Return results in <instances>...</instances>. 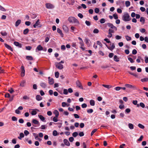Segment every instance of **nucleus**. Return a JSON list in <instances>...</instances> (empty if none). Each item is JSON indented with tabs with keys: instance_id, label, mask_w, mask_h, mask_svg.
Here are the masks:
<instances>
[{
	"instance_id": "e433bc0d",
	"label": "nucleus",
	"mask_w": 148,
	"mask_h": 148,
	"mask_svg": "<svg viewBox=\"0 0 148 148\" xmlns=\"http://www.w3.org/2000/svg\"><path fill=\"white\" fill-rule=\"evenodd\" d=\"M102 86L106 88H108V89L110 88H111V86L109 85L103 84Z\"/></svg>"
},
{
	"instance_id": "0e129e2a",
	"label": "nucleus",
	"mask_w": 148,
	"mask_h": 148,
	"mask_svg": "<svg viewBox=\"0 0 148 148\" xmlns=\"http://www.w3.org/2000/svg\"><path fill=\"white\" fill-rule=\"evenodd\" d=\"M82 107L83 108H85L87 107V104L86 103H84L82 104Z\"/></svg>"
},
{
	"instance_id": "8fccbe9b",
	"label": "nucleus",
	"mask_w": 148,
	"mask_h": 148,
	"mask_svg": "<svg viewBox=\"0 0 148 148\" xmlns=\"http://www.w3.org/2000/svg\"><path fill=\"white\" fill-rule=\"evenodd\" d=\"M12 119L13 121H16L17 120V118L14 116H13L12 117Z\"/></svg>"
},
{
	"instance_id": "09e8293b",
	"label": "nucleus",
	"mask_w": 148,
	"mask_h": 148,
	"mask_svg": "<svg viewBox=\"0 0 148 148\" xmlns=\"http://www.w3.org/2000/svg\"><path fill=\"white\" fill-rule=\"evenodd\" d=\"M125 37L126 40L127 41H130L131 40V38L128 36H125Z\"/></svg>"
},
{
	"instance_id": "680f3d73",
	"label": "nucleus",
	"mask_w": 148,
	"mask_h": 148,
	"mask_svg": "<svg viewBox=\"0 0 148 148\" xmlns=\"http://www.w3.org/2000/svg\"><path fill=\"white\" fill-rule=\"evenodd\" d=\"M18 122L20 123H23L24 122V121L22 119H20L18 120Z\"/></svg>"
},
{
	"instance_id": "338daca9",
	"label": "nucleus",
	"mask_w": 148,
	"mask_h": 148,
	"mask_svg": "<svg viewBox=\"0 0 148 148\" xmlns=\"http://www.w3.org/2000/svg\"><path fill=\"white\" fill-rule=\"evenodd\" d=\"M79 135L80 136L82 137V136H84V134L83 132H79Z\"/></svg>"
},
{
	"instance_id": "39448f33",
	"label": "nucleus",
	"mask_w": 148,
	"mask_h": 148,
	"mask_svg": "<svg viewBox=\"0 0 148 148\" xmlns=\"http://www.w3.org/2000/svg\"><path fill=\"white\" fill-rule=\"evenodd\" d=\"M41 26L42 25L40 24L39 19L33 25V27L35 28H36V27H41Z\"/></svg>"
},
{
	"instance_id": "e2e57ef3",
	"label": "nucleus",
	"mask_w": 148,
	"mask_h": 148,
	"mask_svg": "<svg viewBox=\"0 0 148 148\" xmlns=\"http://www.w3.org/2000/svg\"><path fill=\"white\" fill-rule=\"evenodd\" d=\"M137 53V51L135 49H134L132 50V53L134 55L136 54Z\"/></svg>"
},
{
	"instance_id": "2eb2a0df",
	"label": "nucleus",
	"mask_w": 148,
	"mask_h": 148,
	"mask_svg": "<svg viewBox=\"0 0 148 148\" xmlns=\"http://www.w3.org/2000/svg\"><path fill=\"white\" fill-rule=\"evenodd\" d=\"M64 143L65 145L67 146H69L70 145V143L66 139H64L63 140Z\"/></svg>"
},
{
	"instance_id": "423d86ee",
	"label": "nucleus",
	"mask_w": 148,
	"mask_h": 148,
	"mask_svg": "<svg viewBox=\"0 0 148 148\" xmlns=\"http://www.w3.org/2000/svg\"><path fill=\"white\" fill-rule=\"evenodd\" d=\"M45 5L46 8L47 9H51L54 8V5L50 3H47Z\"/></svg>"
},
{
	"instance_id": "774afa93",
	"label": "nucleus",
	"mask_w": 148,
	"mask_h": 148,
	"mask_svg": "<svg viewBox=\"0 0 148 148\" xmlns=\"http://www.w3.org/2000/svg\"><path fill=\"white\" fill-rule=\"evenodd\" d=\"M74 116L76 119H78L79 118V116L77 114H74Z\"/></svg>"
},
{
	"instance_id": "a18cd8bd",
	"label": "nucleus",
	"mask_w": 148,
	"mask_h": 148,
	"mask_svg": "<svg viewBox=\"0 0 148 148\" xmlns=\"http://www.w3.org/2000/svg\"><path fill=\"white\" fill-rule=\"evenodd\" d=\"M55 77L56 78H58L59 77V73L57 71L55 73Z\"/></svg>"
},
{
	"instance_id": "bf43d9fd",
	"label": "nucleus",
	"mask_w": 148,
	"mask_h": 148,
	"mask_svg": "<svg viewBox=\"0 0 148 148\" xmlns=\"http://www.w3.org/2000/svg\"><path fill=\"white\" fill-rule=\"evenodd\" d=\"M1 34L3 36H6L7 35V34L6 32H1Z\"/></svg>"
},
{
	"instance_id": "aec40b11",
	"label": "nucleus",
	"mask_w": 148,
	"mask_h": 148,
	"mask_svg": "<svg viewBox=\"0 0 148 148\" xmlns=\"http://www.w3.org/2000/svg\"><path fill=\"white\" fill-rule=\"evenodd\" d=\"M57 32L60 34L62 37H63L64 36L63 34L62 33V31L59 28L57 29Z\"/></svg>"
},
{
	"instance_id": "603ef678",
	"label": "nucleus",
	"mask_w": 148,
	"mask_h": 148,
	"mask_svg": "<svg viewBox=\"0 0 148 148\" xmlns=\"http://www.w3.org/2000/svg\"><path fill=\"white\" fill-rule=\"evenodd\" d=\"M95 12L96 13H98L99 12V10L98 8H96L95 9Z\"/></svg>"
},
{
	"instance_id": "20e7f679",
	"label": "nucleus",
	"mask_w": 148,
	"mask_h": 148,
	"mask_svg": "<svg viewBox=\"0 0 148 148\" xmlns=\"http://www.w3.org/2000/svg\"><path fill=\"white\" fill-rule=\"evenodd\" d=\"M56 67L58 69L61 70L63 69V65L60 63L56 62L55 63Z\"/></svg>"
},
{
	"instance_id": "393cba45",
	"label": "nucleus",
	"mask_w": 148,
	"mask_h": 148,
	"mask_svg": "<svg viewBox=\"0 0 148 148\" xmlns=\"http://www.w3.org/2000/svg\"><path fill=\"white\" fill-rule=\"evenodd\" d=\"M90 104L91 106H94L95 105V102L94 100L91 99L90 100Z\"/></svg>"
},
{
	"instance_id": "9d476101",
	"label": "nucleus",
	"mask_w": 148,
	"mask_h": 148,
	"mask_svg": "<svg viewBox=\"0 0 148 148\" xmlns=\"http://www.w3.org/2000/svg\"><path fill=\"white\" fill-rule=\"evenodd\" d=\"M76 84L77 85V86H78L79 88L81 89H83V86H82L81 83L79 81L77 80L76 81Z\"/></svg>"
},
{
	"instance_id": "4be33fe9",
	"label": "nucleus",
	"mask_w": 148,
	"mask_h": 148,
	"mask_svg": "<svg viewBox=\"0 0 148 148\" xmlns=\"http://www.w3.org/2000/svg\"><path fill=\"white\" fill-rule=\"evenodd\" d=\"M38 117L42 121H44L45 120V118L42 115H38Z\"/></svg>"
},
{
	"instance_id": "9b49d317",
	"label": "nucleus",
	"mask_w": 148,
	"mask_h": 148,
	"mask_svg": "<svg viewBox=\"0 0 148 148\" xmlns=\"http://www.w3.org/2000/svg\"><path fill=\"white\" fill-rule=\"evenodd\" d=\"M4 45L5 47L7 48L8 49L12 51H13V49H12V48L10 46L8 45L6 43H4Z\"/></svg>"
},
{
	"instance_id": "79ce46f5",
	"label": "nucleus",
	"mask_w": 148,
	"mask_h": 148,
	"mask_svg": "<svg viewBox=\"0 0 148 148\" xmlns=\"http://www.w3.org/2000/svg\"><path fill=\"white\" fill-rule=\"evenodd\" d=\"M138 126L140 127V128H141V129H144V128H145V126L143 125H142V124H140V123H139L138 125Z\"/></svg>"
},
{
	"instance_id": "ea45409f",
	"label": "nucleus",
	"mask_w": 148,
	"mask_h": 148,
	"mask_svg": "<svg viewBox=\"0 0 148 148\" xmlns=\"http://www.w3.org/2000/svg\"><path fill=\"white\" fill-rule=\"evenodd\" d=\"M93 111V110L92 109H90L87 110V112L88 113H92Z\"/></svg>"
},
{
	"instance_id": "1a4fd4ad",
	"label": "nucleus",
	"mask_w": 148,
	"mask_h": 148,
	"mask_svg": "<svg viewBox=\"0 0 148 148\" xmlns=\"http://www.w3.org/2000/svg\"><path fill=\"white\" fill-rule=\"evenodd\" d=\"M43 50V47L40 45H38L36 49V51L38 52V51H42Z\"/></svg>"
},
{
	"instance_id": "58836bf2",
	"label": "nucleus",
	"mask_w": 148,
	"mask_h": 148,
	"mask_svg": "<svg viewBox=\"0 0 148 148\" xmlns=\"http://www.w3.org/2000/svg\"><path fill=\"white\" fill-rule=\"evenodd\" d=\"M113 17L115 19H117L118 18L117 15L116 13L114 14L113 15Z\"/></svg>"
},
{
	"instance_id": "0eeeda50",
	"label": "nucleus",
	"mask_w": 148,
	"mask_h": 148,
	"mask_svg": "<svg viewBox=\"0 0 148 148\" xmlns=\"http://www.w3.org/2000/svg\"><path fill=\"white\" fill-rule=\"evenodd\" d=\"M107 25L109 27L111 28L110 29H113L115 31L117 30L116 27H115V26H114L112 24L110 23H109L107 24Z\"/></svg>"
},
{
	"instance_id": "473e14b6",
	"label": "nucleus",
	"mask_w": 148,
	"mask_h": 148,
	"mask_svg": "<svg viewBox=\"0 0 148 148\" xmlns=\"http://www.w3.org/2000/svg\"><path fill=\"white\" fill-rule=\"evenodd\" d=\"M112 29L110 28L108 30V34H112V33H113L114 32V30H112Z\"/></svg>"
},
{
	"instance_id": "052dcab7",
	"label": "nucleus",
	"mask_w": 148,
	"mask_h": 148,
	"mask_svg": "<svg viewBox=\"0 0 148 148\" xmlns=\"http://www.w3.org/2000/svg\"><path fill=\"white\" fill-rule=\"evenodd\" d=\"M121 88L122 87L118 86L115 87V89L116 91H119L121 89Z\"/></svg>"
},
{
	"instance_id": "f03ea898",
	"label": "nucleus",
	"mask_w": 148,
	"mask_h": 148,
	"mask_svg": "<svg viewBox=\"0 0 148 148\" xmlns=\"http://www.w3.org/2000/svg\"><path fill=\"white\" fill-rule=\"evenodd\" d=\"M131 18L129 15L127 13L125 14L123 16V20L124 21L127 22L130 21Z\"/></svg>"
},
{
	"instance_id": "7ed1b4c3",
	"label": "nucleus",
	"mask_w": 148,
	"mask_h": 148,
	"mask_svg": "<svg viewBox=\"0 0 148 148\" xmlns=\"http://www.w3.org/2000/svg\"><path fill=\"white\" fill-rule=\"evenodd\" d=\"M125 86L127 88H130L131 89L134 90H137L138 89L137 87L135 86L134 85H132L129 84H126L125 85Z\"/></svg>"
},
{
	"instance_id": "4c0bfd02",
	"label": "nucleus",
	"mask_w": 148,
	"mask_h": 148,
	"mask_svg": "<svg viewBox=\"0 0 148 148\" xmlns=\"http://www.w3.org/2000/svg\"><path fill=\"white\" fill-rule=\"evenodd\" d=\"M105 19L103 18L101 19L100 20V22L101 24L104 23L105 22Z\"/></svg>"
},
{
	"instance_id": "f257e3e1",
	"label": "nucleus",
	"mask_w": 148,
	"mask_h": 148,
	"mask_svg": "<svg viewBox=\"0 0 148 148\" xmlns=\"http://www.w3.org/2000/svg\"><path fill=\"white\" fill-rule=\"evenodd\" d=\"M68 20L70 23H75L77 25L79 24V21L73 16L69 17L68 18Z\"/></svg>"
},
{
	"instance_id": "2f4dec72",
	"label": "nucleus",
	"mask_w": 148,
	"mask_h": 148,
	"mask_svg": "<svg viewBox=\"0 0 148 148\" xmlns=\"http://www.w3.org/2000/svg\"><path fill=\"white\" fill-rule=\"evenodd\" d=\"M140 22H143V23L144 24V23L145 21V18L144 17H141L140 18Z\"/></svg>"
},
{
	"instance_id": "dca6fc26",
	"label": "nucleus",
	"mask_w": 148,
	"mask_h": 148,
	"mask_svg": "<svg viewBox=\"0 0 148 148\" xmlns=\"http://www.w3.org/2000/svg\"><path fill=\"white\" fill-rule=\"evenodd\" d=\"M14 44L15 46L18 47L19 48H21L22 47L21 44L19 43L18 42L16 41L14 42Z\"/></svg>"
},
{
	"instance_id": "bb28decb",
	"label": "nucleus",
	"mask_w": 148,
	"mask_h": 148,
	"mask_svg": "<svg viewBox=\"0 0 148 148\" xmlns=\"http://www.w3.org/2000/svg\"><path fill=\"white\" fill-rule=\"evenodd\" d=\"M26 59L28 60H32L33 59V57L31 56H27Z\"/></svg>"
},
{
	"instance_id": "c9c22d12",
	"label": "nucleus",
	"mask_w": 148,
	"mask_h": 148,
	"mask_svg": "<svg viewBox=\"0 0 148 148\" xmlns=\"http://www.w3.org/2000/svg\"><path fill=\"white\" fill-rule=\"evenodd\" d=\"M31 114L33 115H35L36 114L37 112L35 110H33L31 112Z\"/></svg>"
},
{
	"instance_id": "412c9836",
	"label": "nucleus",
	"mask_w": 148,
	"mask_h": 148,
	"mask_svg": "<svg viewBox=\"0 0 148 148\" xmlns=\"http://www.w3.org/2000/svg\"><path fill=\"white\" fill-rule=\"evenodd\" d=\"M40 86L42 88H45L47 86L46 84L44 83L41 82L40 83Z\"/></svg>"
},
{
	"instance_id": "a19ab883",
	"label": "nucleus",
	"mask_w": 148,
	"mask_h": 148,
	"mask_svg": "<svg viewBox=\"0 0 148 148\" xmlns=\"http://www.w3.org/2000/svg\"><path fill=\"white\" fill-rule=\"evenodd\" d=\"M97 130V129H94L91 133V136H92L96 132Z\"/></svg>"
},
{
	"instance_id": "a878e982",
	"label": "nucleus",
	"mask_w": 148,
	"mask_h": 148,
	"mask_svg": "<svg viewBox=\"0 0 148 148\" xmlns=\"http://www.w3.org/2000/svg\"><path fill=\"white\" fill-rule=\"evenodd\" d=\"M54 113L55 114V116H56V117H58L59 115V113L57 110H54Z\"/></svg>"
},
{
	"instance_id": "69168bd1",
	"label": "nucleus",
	"mask_w": 148,
	"mask_h": 148,
	"mask_svg": "<svg viewBox=\"0 0 148 148\" xmlns=\"http://www.w3.org/2000/svg\"><path fill=\"white\" fill-rule=\"evenodd\" d=\"M24 133L25 136H27L29 134V132L28 131L25 130L24 131Z\"/></svg>"
},
{
	"instance_id": "7c9ffc66",
	"label": "nucleus",
	"mask_w": 148,
	"mask_h": 148,
	"mask_svg": "<svg viewBox=\"0 0 148 148\" xmlns=\"http://www.w3.org/2000/svg\"><path fill=\"white\" fill-rule=\"evenodd\" d=\"M128 126L129 128L131 129H132L134 128V125L132 123H129L128 124Z\"/></svg>"
},
{
	"instance_id": "3c124183",
	"label": "nucleus",
	"mask_w": 148,
	"mask_h": 148,
	"mask_svg": "<svg viewBox=\"0 0 148 148\" xmlns=\"http://www.w3.org/2000/svg\"><path fill=\"white\" fill-rule=\"evenodd\" d=\"M85 23L88 26H89L91 25L90 22L87 21H85Z\"/></svg>"
},
{
	"instance_id": "c03bdc74",
	"label": "nucleus",
	"mask_w": 148,
	"mask_h": 148,
	"mask_svg": "<svg viewBox=\"0 0 148 148\" xmlns=\"http://www.w3.org/2000/svg\"><path fill=\"white\" fill-rule=\"evenodd\" d=\"M58 117H56V116L54 117L53 119V120L55 122H56L58 121V119H57Z\"/></svg>"
},
{
	"instance_id": "5fc2aeb1",
	"label": "nucleus",
	"mask_w": 148,
	"mask_h": 148,
	"mask_svg": "<svg viewBox=\"0 0 148 148\" xmlns=\"http://www.w3.org/2000/svg\"><path fill=\"white\" fill-rule=\"evenodd\" d=\"M140 106L142 108H143L145 107V105L142 102H141L140 103Z\"/></svg>"
},
{
	"instance_id": "ddd939ff",
	"label": "nucleus",
	"mask_w": 148,
	"mask_h": 148,
	"mask_svg": "<svg viewBox=\"0 0 148 148\" xmlns=\"http://www.w3.org/2000/svg\"><path fill=\"white\" fill-rule=\"evenodd\" d=\"M32 123L34 124L38 125L39 126L40 125L39 121L35 119H32Z\"/></svg>"
},
{
	"instance_id": "de8ad7c7",
	"label": "nucleus",
	"mask_w": 148,
	"mask_h": 148,
	"mask_svg": "<svg viewBox=\"0 0 148 148\" xmlns=\"http://www.w3.org/2000/svg\"><path fill=\"white\" fill-rule=\"evenodd\" d=\"M78 135V133L77 132H75L73 133L72 136L74 137H76Z\"/></svg>"
},
{
	"instance_id": "f8f14e48",
	"label": "nucleus",
	"mask_w": 148,
	"mask_h": 148,
	"mask_svg": "<svg viewBox=\"0 0 148 148\" xmlns=\"http://www.w3.org/2000/svg\"><path fill=\"white\" fill-rule=\"evenodd\" d=\"M62 28L64 31L66 33L68 32L69 31V28L67 26L65 25H63Z\"/></svg>"
},
{
	"instance_id": "6ab92c4d",
	"label": "nucleus",
	"mask_w": 148,
	"mask_h": 148,
	"mask_svg": "<svg viewBox=\"0 0 148 148\" xmlns=\"http://www.w3.org/2000/svg\"><path fill=\"white\" fill-rule=\"evenodd\" d=\"M36 99L38 101L41 100L42 99V97L39 95H37L36 97Z\"/></svg>"
},
{
	"instance_id": "5701e85b",
	"label": "nucleus",
	"mask_w": 148,
	"mask_h": 148,
	"mask_svg": "<svg viewBox=\"0 0 148 148\" xmlns=\"http://www.w3.org/2000/svg\"><path fill=\"white\" fill-rule=\"evenodd\" d=\"M24 135L23 133H21L20 134L19 136L18 137V138L20 139L21 140L22 138L24 137Z\"/></svg>"
},
{
	"instance_id": "37998d69",
	"label": "nucleus",
	"mask_w": 148,
	"mask_h": 148,
	"mask_svg": "<svg viewBox=\"0 0 148 148\" xmlns=\"http://www.w3.org/2000/svg\"><path fill=\"white\" fill-rule=\"evenodd\" d=\"M99 32V30L97 29H94L93 31V32L94 33L97 34Z\"/></svg>"
},
{
	"instance_id": "72a5a7b5",
	"label": "nucleus",
	"mask_w": 148,
	"mask_h": 148,
	"mask_svg": "<svg viewBox=\"0 0 148 148\" xmlns=\"http://www.w3.org/2000/svg\"><path fill=\"white\" fill-rule=\"evenodd\" d=\"M115 47V46L114 44H112L111 47H109V49L111 51Z\"/></svg>"
},
{
	"instance_id": "b1692460",
	"label": "nucleus",
	"mask_w": 148,
	"mask_h": 148,
	"mask_svg": "<svg viewBox=\"0 0 148 148\" xmlns=\"http://www.w3.org/2000/svg\"><path fill=\"white\" fill-rule=\"evenodd\" d=\"M54 80L52 78H51V79L49 80V83L50 85H52L54 83Z\"/></svg>"
},
{
	"instance_id": "13d9d810",
	"label": "nucleus",
	"mask_w": 148,
	"mask_h": 148,
	"mask_svg": "<svg viewBox=\"0 0 148 148\" xmlns=\"http://www.w3.org/2000/svg\"><path fill=\"white\" fill-rule=\"evenodd\" d=\"M63 93L64 95H67L68 93V91L66 89H64L63 90Z\"/></svg>"
},
{
	"instance_id": "4468645a",
	"label": "nucleus",
	"mask_w": 148,
	"mask_h": 148,
	"mask_svg": "<svg viewBox=\"0 0 148 148\" xmlns=\"http://www.w3.org/2000/svg\"><path fill=\"white\" fill-rule=\"evenodd\" d=\"M84 41L87 45L88 47H89L90 46V41L87 38H85Z\"/></svg>"
},
{
	"instance_id": "a211bd4d",
	"label": "nucleus",
	"mask_w": 148,
	"mask_h": 148,
	"mask_svg": "<svg viewBox=\"0 0 148 148\" xmlns=\"http://www.w3.org/2000/svg\"><path fill=\"white\" fill-rule=\"evenodd\" d=\"M114 60L116 62H118L119 61V58L116 55H114Z\"/></svg>"
},
{
	"instance_id": "c756f323",
	"label": "nucleus",
	"mask_w": 148,
	"mask_h": 148,
	"mask_svg": "<svg viewBox=\"0 0 148 148\" xmlns=\"http://www.w3.org/2000/svg\"><path fill=\"white\" fill-rule=\"evenodd\" d=\"M25 82H26L25 81H22L20 84V86L22 87L24 86Z\"/></svg>"
},
{
	"instance_id": "6e6d98bb",
	"label": "nucleus",
	"mask_w": 148,
	"mask_h": 148,
	"mask_svg": "<svg viewBox=\"0 0 148 148\" xmlns=\"http://www.w3.org/2000/svg\"><path fill=\"white\" fill-rule=\"evenodd\" d=\"M0 10L3 11H5L6 10L2 6L0 5Z\"/></svg>"
},
{
	"instance_id": "4d7b16f0",
	"label": "nucleus",
	"mask_w": 148,
	"mask_h": 148,
	"mask_svg": "<svg viewBox=\"0 0 148 148\" xmlns=\"http://www.w3.org/2000/svg\"><path fill=\"white\" fill-rule=\"evenodd\" d=\"M130 110L129 108H127L125 111V113H129L130 112Z\"/></svg>"
},
{
	"instance_id": "f3484780",
	"label": "nucleus",
	"mask_w": 148,
	"mask_h": 148,
	"mask_svg": "<svg viewBox=\"0 0 148 148\" xmlns=\"http://www.w3.org/2000/svg\"><path fill=\"white\" fill-rule=\"evenodd\" d=\"M21 23V20L20 19L18 20L15 22V26L16 27H18Z\"/></svg>"
},
{
	"instance_id": "6e6552de",
	"label": "nucleus",
	"mask_w": 148,
	"mask_h": 148,
	"mask_svg": "<svg viewBox=\"0 0 148 148\" xmlns=\"http://www.w3.org/2000/svg\"><path fill=\"white\" fill-rule=\"evenodd\" d=\"M21 76L22 77H23L25 75V70L24 67L23 66H22L21 67Z\"/></svg>"
},
{
	"instance_id": "c85d7f7f",
	"label": "nucleus",
	"mask_w": 148,
	"mask_h": 148,
	"mask_svg": "<svg viewBox=\"0 0 148 148\" xmlns=\"http://www.w3.org/2000/svg\"><path fill=\"white\" fill-rule=\"evenodd\" d=\"M29 32V29L28 28H26L24 30L23 34H27Z\"/></svg>"
},
{
	"instance_id": "f704fd0d",
	"label": "nucleus",
	"mask_w": 148,
	"mask_h": 148,
	"mask_svg": "<svg viewBox=\"0 0 148 148\" xmlns=\"http://www.w3.org/2000/svg\"><path fill=\"white\" fill-rule=\"evenodd\" d=\"M140 80L142 82H147L148 80V78H146L142 79Z\"/></svg>"
},
{
	"instance_id": "cd10ccee",
	"label": "nucleus",
	"mask_w": 148,
	"mask_h": 148,
	"mask_svg": "<svg viewBox=\"0 0 148 148\" xmlns=\"http://www.w3.org/2000/svg\"><path fill=\"white\" fill-rule=\"evenodd\" d=\"M125 5L126 7H128L130 5V3L129 1H126L125 2Z\"/></svg>"
},
{
	"instance_id": "49530a36",
	"label": "nucleus",
	"mask_w": 148,
	"mask_h": 148,
	"mask_svg": "<svg viewBox=\"0 0 148 148\" xmlns=\"http://www.w3.org/2000/svg\"><path fill=\"white\" fill-rule=\"evenodd\" d=\"M128 59L129 60L131 63H133L134 62V61L133 60V59L130 57L128 58Z\"/></svg>"
},
{
	"instance_id": "864d4df0",
	"label": "nucleus",
	"mask_w": 148,
	"mask_h": 148,
	"mask_svg": "<svg viewBox=\"0 0 148 148\" xmlns=\"http://www.w3.org/2000/svg\"><path fill=\"white\" fill-rule=\"evenodd\" d=\"M53 135L54 136H56L57 135V132L56 130H54L53 131Z\"/></svg>"
}]
</instances>
